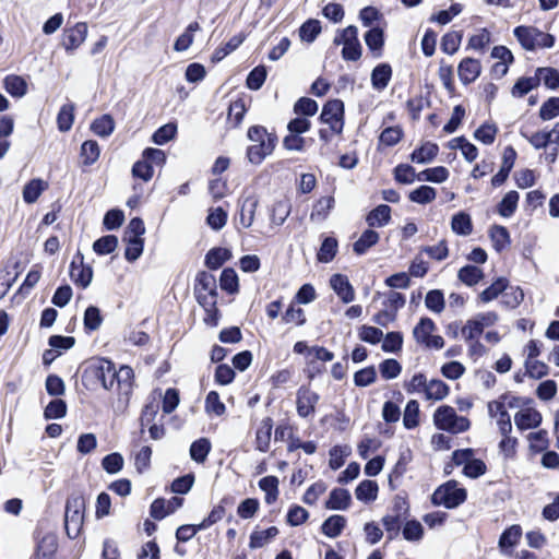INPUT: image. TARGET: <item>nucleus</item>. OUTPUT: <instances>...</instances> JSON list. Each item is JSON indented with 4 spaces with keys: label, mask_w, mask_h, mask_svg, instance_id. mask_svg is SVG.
<instances>
[{
    "label": "nucleus",
    "mask_w": 559,
    "mask_h": 559,
    "mask_svg": "<svg viewBox=\"0 0 559 559\" xmlns=\"http://www.w3.org/2000/svg\"><path fill=\"white\" fill-rule=\"evenodd\" d=\"M82 382L87 389L98 384L108 391L115 389L119 401L128 405L135 385V374L129 365H122L117 370L112 360L102 357L85 366Z\"/></svg>",
    "instance_id": "f257e3e1"
},
{
    "label": "nucleus",
    "mask_w": 559,
    "mask_h": 559,
    "mask_svg": "<svg viewBox=\"0 0 559 559\" xmlns=\"http://www.w3.org/2000/svg\"><path fill=\"white\" fill-rule=\"evenodd\" d=\"M247 136L257 144L249 145L246 150L248 160L253 165H260L267 155H271L277 144L275 133H269L266 128L260 124L251 126Z\"/></svg>",
    "instance_id": "f03ea898"
},
{
    "label": "nucleus",
    "mask_w": 559,
    "mask_h": 559,
    "mask_svg": "<svg viewBox=\"0 0 559 559\" xmlns=\"http://www.w3.org/2000/svg\"><path fill=\"white\" fill-rule=\"evenodd\" d=\"M86 499L83 492L73 491L66 501L64 530L69 538H76L84 525Z\"/></svg>",
    "instance_id": "7ed1b4c3"
},
{
    "label": "nucleus",
    "mask_w": 559,
    "mask_h": 559,
    "mask_svg": "<svg viewBox=\"0 0 559 559\" xmlns=\"http://www.w3.org/2000/svg\"><path fill=\"white\" fill-rule=\"evenodd\" d=\"M467 500V490L459 487V481L450 479L439 485L430 497L433 506H442L447 509H455Z\"/></svg>",
    "instance_id": "20e7f679"
},
{
    "label": "nucleus",
    "mask_w": 559,
    "mask_h": 559,
    "mask_svg": "<svg viewBox=\"0 0 559 559\" xmlns=\"http://www.w3.org/2000/svg\"><path fill=\"white\" fill-rule=\"evenodd\" d=\"M513 34L522 48L528 51H534L537 47L551 48L556 41L554 35L544 33L535 26H516Z\"/></svg>",
    "instance_id": "39448f33"
},
{
    "label": "nucleus",
    "mask_w": 559,
    "mask_h": 559,
    "mask_svg": "<svg viewBox=\"0 0 559 559\" xmlns=\"http://www.w3.org/2000/svg\"><path fill=\"white\" fill-rule=\"evenodd\" d=\"M433 424L437 429L454 435L465 432L471 427L469 419L457 416L455 409L450 405H441L435 411Z\"/></svg>",
    "instance_id": "423d86ee"
},
{
    "label": "nucleus",
    "mask_w": 559,
    "mask_h": 559,
    "mask_svg": "<svg viewBox=\"0 0 559 559\" xmlns=\"http://www.w3.org/2000/svg\"><path fill=\"white\" fill-rule=\"evenodd\" d=\"M345 108L344 102L338 98L328 100L322 108L319 120L332 127L336 135L342 134L344 129Z\"/></svg>",
    "instance_id": "0eeeda50"
},
{
    "label": "nucleus",
    "mask_w": 559,
    "mask_h": 559,
    "mask_svg": "<svg viewBox=\"0 0 559 559\" xmlns=\"http://www.w3.org/2000/svg\"><path fill=\"white\" fill-rule=\"evenodd\" d=\"M320 395L310 385H300L296 393V411L301 418L313 417Z\"/></svg>",
    "instance_id": "6e6552de"
},
{
    "label": "nucleus",
    "mask_w": 559,
    "mask_h": 559,
    "mask_svg": "<svg viewBox=\"0 0 559 559\" xmlns=\"http://www.w3.org/2000/svg\"><path fill=\"white\" fill-rule=\"evenodd\" d=\"M194 296L198 302L217 299L216 277L206 271H199L194 280Z\"/></svg>",
    "instance_id": "1a4fd4ad"
},
{
    "label": "nucleus",
    "mask_w": 559,
    "mask_h": 559,
    "mask_svg": "<svg viewBox=\"0 0 559 559\" xmlns=\"http://www.w3.org/2000/svg\"><path fill=\"white\" fill-rule=\"evenodd\" d=\"M70 278L78 287L85 289L93 280V269L84 263V255L78 251L70 264Z\"/></svg>",
    "instance_id": "9d476101"
},
{
    "label": "nucleus",
    "mask_w": 559,
    "mask_h": 559,
    "mask_svg": "<svg viewBox=\"0 0 559 559\" xmlns=\"http://www.w3.org/2000/svg\"><path fill=\"white\" fill-rule=\"evenodd\" d=\"M87 24L85 22H78L71 27L63 29L61 45L67 51L78 49L86 39Z\"/></svg>",
    "instance_id": "9b49d317"
},
{
    "label": "nucleus",
    "mask_w": 559,
    "mask_h": 559,
    "mask_svg": "<svg viewBox=\"0 0 559 559\" xmlns=\"http://www.w3.org/2000/svg\"><path fill=\"white\" fill-rule=\"evenodd\" d=\"M59 548L56 534H45L36 544L35 551L31 559H55Z\"/></svg>",
    "instance_id": "f8f14e48"
},
{
    "label": "nucleus",
    "mask_w": 559,
    "mask_h": 559,
    "mask_svg": "<svg viewBox=\"0 0 559 559\" xmlns=\"http://www.w3.org/2000/svg\"><path fill=\"white\" fill-rule=\"evenodd\" d=\"M542 421L543 416L540 412L532 407L519 411L514 415V423L520 431L537 428Z\"/></svg>",
    "instance_id": "ddd939ff"
},
{
    "label": "nucleus",
    "mask_w": 559,
    "mask_h": 559,
    "mask_svg": "<svg viewBox=\"0 0 559 559\" xmlns=\"http://www.w3.org/2000/svg\"><path fill=\"white\" fill-rule=\"evenodd\" d=\"M413 459L412 451L408 449L400 453V456L389 474L388 485L391 490H396L401 478L408 469V465Z\"/></svg>",
    "instance_id": "4468645a"
},
{
    "label": "nucleus",
    "mask_w": 559,
    "mask_h": 559,
    "mask_svg": "<svg viewBox=\"0 0 559 559\" xmlns=\"http://www.w3.org/2000/svg\"><path fill=\"white\" fill-rule=\"evenodd\" d=\"M481 63L478 59L466 57L461 60L457 73L463 84H471L480 75Z\"/></svg>",
    "instance_id": "2eb2a0df"
},
{
    "label": "nucleus",
    "mask_w": 559,
    "mask_h": 559,
    "mask_svg": "<svg viewBox=\"0 0 559 559\" xmlns=\"http://www.w3.org/2000/svg\"><path fill=\"white\" fill-rule=\"evenodd\" d=\"M330 285L344 304L352 302L355 299V290L346 275L333 274L330 278Z\"/></svg>",
    "instance_id": "dca6fc26"
},
{
    "label": "nucleus",
    "mask_w": 559,
    "mask_h": 559,
    "mask_svg": "<svg viewBox=\"0 0 559 559\" xmlns=\"http://www.w3.org/2000/svg\"><path fill=\"white\" fill-rule=\"evenodd\" d=\"M294 353L307 354L308 358L314 357L322 362H328L334 359V353L326 347L314 345L309 347L306 341H298L294 344Z\"/></svg>",
    "instance_id": "f3484780"
},
{
    "label": "nucleus",
    "mask_w": 559,
    "mask_h": 559,
    "mask_svg": "<svg viewBox=\"0 0 559 559\" xmlns=\"http://www.w3.org/2000/svg\"><path fill=\"white\" fill-rule=\"evenodd\" d=\"M272 429L273 419L264 417L255 430L254 445L258 451L265 453L270 450Z\"/></svg>",
    "instance_id": "a211bd4d"
},
{
    "label": "nucleus",
    "mask_w": 559,
    "mask_h": 559,
    "mask_svg": "<svg viewBox=\"0 0 559 559\" xmlns=\"http://www.w3.org/2000/svg\"><path fill=\"white\" fill-rule=\"evenodd\" d=\"M365 43L374 58H380L383 55L384 48V32L381 27H371L364 35Z\"/></svg>",
    "instance_id": "6ab92c4d"
},
{
    "label": "nucleus",
    "mask_w": 559,
    "mask_h": 559,
    "mask_svg": "<svg viewBox=\"0 0 559 559\" xmlns=\"http://www.w3.org/2000/svg\"><path fill=\"white\" fill-rule=\"evenodd\" d=\"M393 70L390 63L383 62L376 66L371 72V85L377 91H383L392 79Z\"/></svg>",
    "instance_id": "aec40b11"
},
{
    "label": "nucleus",
    "mask_w": 559,
    "mask_h": 559,
    "mask_svg": "<svg viewBox=\"0 0 559 559\" xmlns=\"http://www.w3.org/2000/svg\"><path fill=\"white\" fill-rule=\"evenodd\" d=\"M233 257L231 251L224 247H214L207 251L204 264L210 270L221 269Z\"/></svg>",
    "instance_id": "412c9836"
},
{
    "label": "nucleus",
    "mask_w": 559,
    "mask_h": 559,
    "mask_svg": "<svg viewBox=\"0 0 559 559\" xmlns=\"http://www.w3.org/2000/svg\"><path fill=\"white\" fill-rule=\"evenodd\" d=\"M350 503L352 496L347 489L334 488L325 501V508L329 510H346L350 507Z\"/></svg>",
    "instance_id": "4be33fe9"
},
{
    "label": "nucleus",
    "mask_w": 559,
    "mask_h": 559,
    "mask_svg": "<svg viewBox=\"0 0 559 559\" xmlns=\"http://www.w3.org/2000/svg\"><path fill=\"white\" fill-rule=\"evenodd\" d=\"M247 38V34L245 32H240L237 35H234L227 43L218 46L212 57L211 60L213 63H217L222 61L225 57L236 50Z\"/></svg>",
    "instance_id": "5701e85b"
},
{
    "label": "nucleus",
    "mask_w": 559,
    "mask_h": 559,
    "mask_svg": "<svg viewBox=\"0 0 559 559\" xmlns=\"http://www.w3.org/2000/svg\"><path fill=\"white\" fill-rule=\"evenodd\" d=\"M257 207H258L257 199L249 197L243 200V202L240 205V211L238 213V218H237L238 224L242 228L247 229L252 225V223L254 221Z\"/></svg>",
    "instance_id": "b1692460"
},
{
    "label": "nucleus",
    "mask_w": 559,
    "mask_h": 559,
    "mask_svg": "<svg viewBox=\"0 0 559 559\" xmlns=\"http://www.w3.org/2000/svg\"><path fill=\"white\" fill-rule=\"evenodd\" d=\"M259 488L265 493L264 500L267 504H273L280 496V480L274 475L262 477L258 483Z\"/></svg>",
    "instance_id": "393cba45"
},
{
    "label": "nucleus",
    "mask_w": 559,
    "mask_h": 559,
    "mask_svg": "<svg viewBox=\"0 0 559 559\" xmlns=\"http://www.w3.org/2000/svg\"><path fill=\"white\" fill-rule=\"evenodd\" d=\"M346 523L347 520L344 515L333 514L322 523L321 532L330 538H335L342 534Z\"/></svg>",
    "instance_id": "a878e982"
},
{
    "label": "nucleus",
    "mask_w": 559,
    "mask_h": 559,
    "mask_svg": "<svg viewBox=\"0 0 559 559\" xmlns=\"http://www.w3.org/2000/svg\"><path fill=\"white\" fill-rule=\"evenodd\" d=\"M247 110L248 108L246 106L245 98L237 97L235 100H231L228 106L227 123H229L231 128H238L241 124Z\"/></svg>",
    "instance_id": "bb28decb"
},
{
    "label": "nucleus",
    "mask_w": 559,
    "mask_h": 559,
    "mask_svg": "<svg viewBox=\"0 0 559 559\" xmlns=\"http://www.w3.org/2000/svg\"><path fill=\"white\" fill-rule=\"evenodd\" d=\"M489 237L497 252H502L511 243L508 228L501 225H493L489 230Z\"/></svg>",
    "instance_id": "cd10ccee"
},
{
    "label": "nucleus",
    "mask_w": 559,
    "mask_h": 559,
    "mask_svg": "<svg viewBox=\"0 0 559 559\" xmlns=\"http://www.w3.org/2000/svg\"><path fill=\"white\" fill-rule=\"evenodd\" d=\"M3 87L12 97H23L27 93L26 81L16 74H8L3 79Z\"/></svg>",
    "instance_id": "c85d7f7f"
},
{
    "label": "nucleus",
    "mask_w": 559,
    "mask_h": 559,
    "mask_svg": "<svg viewBox=\"0 0 559 559\" xmlns=\"http://www.w3.org/2000/svg\"><path fill=\"white\" fill-rule=\"evenodd\" d=\"M522 537V527L519 524H513L507 527L499 538V547L502 551L512 549L516 546Z\"/></svg>",
    "instance_id": "c756f323"
},
{
    "label": "nucleus",
    "mask_w": 559,
    "mask_h": 559,
    "mask_svg": "<svg viewBox=\"0 0 559 559\" xmlns=\"http://www.w3.org/2000/svg\"><path fill=\"white\" fill-rule=\"evenodd\" d=\"M439 152V146L432 142H426L421 146L415 148L411 154V159L417 164L431 162Z\"/></svg>",
    "instance_id": "7c9ffc66"
},
{
    "label": "nucleus",
    "mask_w": 559,
    "mask_h": 559,
    "mask_svg": "<svg viewBox=\"0 0 559 559\" xmlns=\"http://www.w3.org/2000/svg\"><path fill=\"white\" fill-rule=\"evenodd\" d=\"M335 205L334 197L328 195L320 198L312 207V212L310 214L311 221L323 222L328 218L331 210Z\"/></svg>",
    "instance_id": "2f4dec72"
},
{
    "label": "nucleus",
    "mask_w": 559,
    "mask_h": 559,
    "mask_svg": "<svg viewBox=\"0 0 559 559\" xmlns=\"http://www.w3.org/2000/svg\"><path fill=\"white\" fill-rule=\"evenodd\" d=\"M159 412V404L156 401H150L141 409L139 424H140V439H142L144 435V429L151 424H154V420Z\"/></svg>",
    "instance_id": "473e14b6"
},
{
    "label": "nucleus",
    "mask_w": 559,
    "mask_h": 559,
    "mask_svg": "<svg viewBox=\"0 0 559 559\" xmlns=\"http://www.w3.org/2000/svg\"><path fill=\"white\" fill-rule=\"evenodd\" d=\"M509 287V280L507 277H498L491 285L484 289L479 295L478 299L484 302H490L496 299Z\"/></svg>",
    "instance_id": "72a5a7b5"
},
{
    "label": "nucleus",
    "mask_w": 559,
    "mask_h": 559,
    "mask_svg": "<svg viewBox=\"0 0 559 559\" xmlns=\"http://www.w3.org/2000/svg\"><path fill=\"white\" fill-rule=\"evenodd\" d=\"M391 219V207L386 204H380L371 210L366 221L370 227H381L386 225Z\"/></svg>",
    "instance_id": "f704fd0d"
},
{
    "label": "nucleus",
    "mask_w": 559,
    "mask_h": 559,
    "mask_svg": "<svg viewBox=\"0 0 559 559\" xmlns=\"http://www.w3.org/2000/svg\"><path fill=\"white\" fill-rule=\"evenodd\" d=\"M212 450L210 439L202 437L194 440L190 445V456L197 463H204Z\"/></svg>",
    "instance_id": "c9c22d12"
},
{
    "label": "nucleus",
    "mask_w": 559,
    "mask_h": 559,
    "mask_svg": "<svg viewBox=\"0 0 559 559\" xmlns=\"http://www.w3.org/2000/svg\"><path fill=\"white\" fill-rule=\"evenodd\" d=\"M379 486L376 480L365 479L355 489L356 498L362 502H372L377 499Z\"/></svg>",
    "instance_id": "e433bc0d"
},
{
    "label": "nucleus",
    "mask_w": 559,
    "mask_h": 559,
    "mask_svg": "<svg viewBox=\"0 0 559 559\" xmlns=\"http://www.w3.org/2000/svg\"><path fill=\"white\" fill-rule=\"evenodd\" d=\"M280 531L276 526H270L266 530L258 531L254 530L250 534L249 547L251 549H257L263 547L271 539L275 538L278 535Z\"/></svg>",
    "instance_id": "4c0bfd02"
},
{
    "label": "nucleus",
    "mask_w": 559,
    "mask_h": 559,
    "mask_svg": "<svg viewBox=\"0 0 559 559\" xmlns=\"http://www.w3.org/2000/svg\"><path fill=\"white\" fill-rule=\"evenodd\" d=\"M519 199L518 191L511 190L507 192L497 205L498 214L502 217H511L518 209Z\"/></svg>",
    "instance_id": "58836bf2"
},
{
    "label": "nucleus",
    "mask_w": 559,
    "mask_h": 559,
    "mask_svg": "<svg viewBox=\"0 0 559 559\" xmlns=\"http://www.w3.org/2000/svg\"><path fill=\"white\" fill-rule=\"evenodd\" d=\"M457 278L466 286H475L484 278V272L476 265L467 264L457 272Z\"/></svg>",
    "instance_id": "ea45409f"
},
{
    "label": "nucleus",
    "mask_w": 559,
    "mask_h": 559,
    "mask_svg": "<svg viewBox=\"0 0 559 559\" xmlns=\"http://www.w3.org/2000/svg\"><path fill=\"white\" fill-rule=\"evenodd\" d=\"M451 228L453 233L461 236H467L473 231V222L471 215L466 212H459L452 216Z\"/></svg>",
    "instance_id": "a19ab883"
},
{
    "label": "nucleus",
    "mask_w": 559,
    "mask_h": 559,
    "mask_svg": "<svg viewBox=\"0 0 559 559\" xmlns=\"http://www.w3.org/2000/svg\"><path fill=\"white\" fill-rule=\"evenodd\" d=\"M539 86V78L534 76H521L516 80L512 86L511 94L513 97L522 98L528 94L532 90Z\"/></svg>",
    "instance_id": "79ce46f5"
},
{
    "label": "nucleus",
    "mask_w": 559,
    "mask_h": 559,
    "mask_svg": "<svg viewBox=\"0 0 559 559\" xmlns=\"http://www.w3.org/2000/svg\"><path fill=\"white\" fill-rule=\"evenodd\" d=\"M46 188L47 183L43 179L29 180L23 188L24 202L27 204L35 203Z\"/></svg>",
    "instance_id": "37998d69"
},
{
    "label": "nucleus",
    "mask_w": 559,
    "mask_h": 559,
    "mask_svg": "<svg viewBox=\"0 0 559 559\" xmlns=\"http://www.w3.org/2000/svg\"><path fill=\"white\" fill-rule=\"evenodd\" d=\"M100 148L95 140H86L81 145L80 157L83 166H91L99 158Z\"/></svg>",
    "instance_id": "c03bdc74"
},
{
    "label": "nucleus",
    "mask_w": 559,
    "mask_h": 559,
    "mask_svg": "<svg viewBox=\"0 0 559 559\" xmlns=\"http://www.w3.org/2000/svg\"><path fill=\"white\" fill-rule=\"evenodd\" d=\"M379 241V234L373 229H366L361 236L354 242L353 250L356 254L366 253L372 246Z\"/></svg>",
    "instance_id": "a18cd8bd"
},
{
    "label": "nucleus",
    "mask_w": 559,
    "mask_h": 559,
    "mask_svg": "<svg viewBox=\"0 0 559 559\" xmlns=\"http://www.w3.org/2000/svg\"><path fill=\"white\" fill-rule=\"evenodd\" d=\"M449 145L454 150L460 148L468 163L474 162L478 156V148L473 143L468 142L464 135L452 139Z\"/></svg>",
    "instance_id": "49530a36"
},
{
    "label": "nucleus",
    "mask_w": 559,
    "mask_h": 559,
    "mask_svg": "<svg viewBox=\"0 0 559 559\" xmlns=\"http://www.w3.org/2000/svg\"><path fill=\"white\" fill-rule=\"evenodd\" d=\"M199 22H191L183 31L181 35H179L174 44V49L176 51H185L187 50L194 40V33L200 31Z\"/></svg>",
    "instance_id": "de8ad7c7"
},
{
    "label": "nucleus",
    "mask_w": 559,
    "mask_h": 559,
    "mask_svg": "<svg viewBox=\"0 0 559 559\" xmlns=\"http://www.w3.org/2000/svg\"><path fill=\"white\" fill-rule=\"evenodd\" d=\"M535 76L539 78V83L543 82L544 85L549 90H558L559 88V70L552 67H542L537 68L535 71Z\"/></svg>",
    "instance_id": "09e8293b"
},
{
    "label": "nucleus",
    "mask_w": 559,
    "mask_h": 559,
    "mask_svg": "<svg viewBox=\"0 0 559 559\" xmlns=\"http://www.w3.org/2000/svg\"><path fill=\"white\" fill-rule=\"evenodd\" d=\"M75 107L72 103L63 104L57 115V126L60 132L69 131L74 122Z\"/></svg>",
    "instance_id": "8fccbe9b"
},
{
    "label": "nucleus",
    "mask_w": 559,
    "mask_h": 559,
    "mask_svg": "<svg viewBox=\"0 0 559 559\" xmlns=\"http://www.w3.org/2000/svg\"><path fill=\"white\" fill-rule=\"evenodd\" d=\"M221 288L228 294H236L239 292V280L236 271L233 267H225L219 276Z\"/></svg>",
    "instance_id": "3c124183"
},
{
    "label": "nucleus",
    "mask_w": 559,
    "mask_h": 559,
    "mask_svg": "<svg viewBox=\"0 0 559 559\" xmlns=\"http://www.w3.org/2000/svg\"><path fill=\"white\" fill-rule=\"evenodd\" d=\"M530 441V451L532 453H542L549 448V438L546 429H539L535 432H530L527 436Z\"/></svg>",
    "instance_id": "603ef678"
},
{
    "label": "nucleus",
    "mask_w": 559,
    "mask_h": 559,
    "mask_svg": "<svg viewBox=\"0 0 559 559\" xmlns=\"http://www.w3.org/2000/svg\"><path fill=\"white\" fill-rule=\"evenodd\" d=\"M450 393V386L442 380L432 379L428 382L426 390V399L441 401L445 399Z\"/></svg>",
    "instance_id": "864d4df0"
},
{
    "label": "nucleus",
    "mask_w": 559,
    "mask_h": 559,
    "mask_svg": "<svg viewBox=\"0 0 559 559\" xmlns=\"http://www.w3.org/2000/svg\"><path fill=\"white\" fill-rule=\"evenodd\" d=\"M204 310L203 321L207 326H217L221 319V311L217 308V299L198 302Z\"/></svg>",
    "instance_id": "5fc2aeb1"
},
{
    "label": "nucleus",
    "mask_w": 559,
    "mask_h": 559,
    "mask_svg": "<svg viewBox=\"0 0 559 559\" xmlns=\"http://www.w3.org/2000/svg\"><path fill=\"white\" fill-rule=\"evenodd\" d=\"M91 130L99 136H108L110 135L115 130V121L114 118L105 114L96 119L93 120L91 124Z\"/></svg>",
    "instance_id": "6e6d98bb"
},
{
    "label": "nucleus",
    "mask_w": 559,
    "mask_h": 559,
    "mask_svg": "<svg viewBox=\"0 0 559 559\" xmlns=\"http://www.w3.org/2000/svg\"><path fill=\"white\" fill-rule=\"evenodd\" d=\"M436 330V324L432 319L425 317L419 320V322L415 325L413 335L417 343L424 344L432 332Z\"/></svg>",
    "instance_id": "4d7b16f0"
},
{
    "label": "nucleus",
    "mask_w": 559,
    "mask_h": 559,
    "mask_svg": "<svg viewBox=\"0 0 559 559\" xmlns=\"http://www.w3.org/2000/svg\"><path fill=\"white\" fill-rule=\"evenodd\" d=\"M118 247V237L115 235H105L96 239L93 243V250L97 255H107L112 253Z\"/></svg>",
    "instance_id": "13d9d810"
},
{
    "label": "nucleus",
    "mask_w": 559,
    "mask_h": 559,
    "mask_svg": "<svg viewBox=\"0 0 559 559\" xmlns=\"http://www.w3.org/2000/svg\"><path fill=\"white\" fill-rule=\"evenodd\" d=\"M498 131L499 129L496 123L484 122L475 130L474 138L485 145H490L495 142Z\"/></svg>",
    "instance_id": "bf43d9fd"
},
{
    "label": "nucleus",
    "mask_w": 559,
    "mask_h": 559,
    "mask_svg": "<svg viewBox=\"0 0 559 559\" xmlns=\"http://www.w3.org/2000/svg\"><path fill=\"white\" fill-rule=\"evenodd\" d=\"M404 132L400 126L384 128L379 135V145L391 147L403 139Z\"/></svg>",
    "instance_id": "052dcab7"
},
{
    "label": "nucleus",
    "mask_w": 559,
    "mask_h": 559,
    "mask_svg": "<svg viewBox=\"0 0 559 559\" xmlns=\"http://www.w3.org/2000/svg\"><path fill=\"white\" fill-rule=\"evenodd\" d=\"M282 321L286 324L294 323L300 326L306 324L307 317L302 308L297 307V304L290 301L288 308L282 314Z\"/></svg>",
    "instance_id": "680f3d73"
},
{
    "label": "nucleus",
    "mask_w": 559,
    "mask_h": 559,
    "mask_svg": "<svg viewBox=\"0 0 559 559\" xmlns=\"http://www.w3.org/2000/svg\"><path fill=\"white\" fill-rule=\"evenodd\" d=\"M463 35L461 32L451 31L441 37L440 48L447 55H454L461 45Z\"/></svg>",
    "instance_id": "e2e57ef3"
},
{
    "label": "nucleus",
    "mask_w": 559,
    "mask_h": 559,
    "mask_svg": "<svg viewBox=\"0 0 559 559\" xmlns=\"http://www.w3.org/2000/svg\"><path fill=\"white\" fill-rule=\"evenodd\" d=\"M337 247H338V242H337L336 238H334V237L324 238V240L322 241V243L320 246L318 254H317L318 260L323 263L331 262L337 253Z\"/></svg>",
    "instance_id": "0e129e2a"
},
{
    "label": "nucleus",
    "mask_w": 559,
    "mask_h": 559,
    "mask_svg": "<svg viewBox=\"0 0 559 559\" xmlns=\"http://www.w3.org/2000/svg\"><path fill=\"white\" fill-rule=\"evenodd\" d=\"M204 409L207 415L223 416L226 413V406L221 401L218 392L210 391L206 394Z\"/></svg>",
    "instance_id": "69168bd1"
},
{
    "label": "nucleus",
    "mask_w": 559,
    "mask_h": 559,
    "mask_svg": "<svg viewBox=\"0 0 559 559\" xmlns=\"http://www.w3.org/2000/svg\"><path fill=\"white\" fill-rule=\"evenodd\" d=\"M490 43L491 34L486 27H483L478 29L477 34H474L469 37L467 43V49L484 52L486 48L490 45Z\"/></svg>",
    "instance_id": "338daca9"
},
{
    "label": "nucleus",
    "mask_w": 559,
    "mask_h": 559,
    "mask_svg": "<svg viewBox=\"0 0 559 559\" xmlns=\"http://www.w3.org/2000/svg\"><path fill=\"white\" fill-rule=\"evenodd\" d=\"M321 23L319 20L309 19L299 27V37L301 40L312 43L321 33Z\"/></svg>",
    "instance_id": "774afa93"
}]
</instances>
